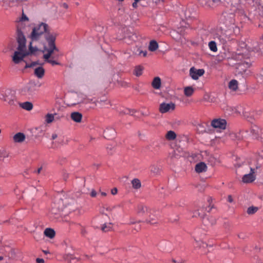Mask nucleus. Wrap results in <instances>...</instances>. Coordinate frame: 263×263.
Masks as SVG:
<instances>
[{"label":"nucleus","instance_id":"nucleus-24","mask_svg":"<svg viewBox=\"0 0 263 263\" xmlns=\"http://www.w3.org/2000/svg\"><path fill=\"white\" fill-rule=\"evenodd\" d=\"M158 48V44L155 40H152L149 42L148 46V49L151 51H155Z\"/></svg>","mask_w":263,"mask_h":263},{"label":"nucleus","instance_id":"nucleus-42","mask_svg":"<svg viewBox=\"0 0 263 263\" xmlns=\"http://www.w3.org/2000/svg\"><path fill=\"white\" fill-rule=\"evenodd\" d=\"M52 58H53V57H51V59H50L47 63L51 64L52 66L60 65L59 62L55 60H53Z\"/></svg>","mask_w":263,"mask_h":263},{"label":"nucleus","instance_id":"nucleus-41","mask_svg":"<svg viewBox=\"0 0 263 263\" xmlns=\"http://www.w3.org/2000/svg\"><path fill=\"white\" fill-rule=\"evenodd\" d=\"M134 112V111L133 110H131L130 109H128V108L125 109L121 111V113H122L123 114H126V115L129 114V115H133Z\"/></svg>","mask_w":263,"mask_h":263},{"label":"nucleus","instance_id":"nucleus-4","mask_svg":"<svg viewBox=\"0 0 263 263\" xmlns=\"http://www.w3.org/2000/svg\"><path fill=\"white\" fill-rule=\"evenodd\" d=\"M0 100L7 102L8 104L10 106H16L18 104L15 92L10 88H7L1 91Z\"/></svg>","mask_w":263,"mask_h":263},{"label":"nucleus","instance_id":"nucleus-45","mask_svg":"<svg viewBox=\"0 0 263 263\" xmlns=\"http://www.w3.org/2000/svg\"><path fill=\"white\" fill-rule=\"evenodd\" d=\"M51 55L48 53H46L43 55V58L44 59L45 62H47L50 59H51Z\"/></svg>","mask_w":263,"mask_h":263},{"label":"nucleus","instance_id":"nucleus-59","mask_svg":"<svg viewBox=\"0 0 263 263\" xmlns=\"http://www.w3.org/2000/svg\"><path fill=\"white\" fill-rule=\"evenodd\" d=\"M58 137V135L57 134L55 133H54L52 135V137H51V138H52V140H54L55 139L57 138Z\"/></svg>","mask_w":263,"mask_h":263},{"label":"nucleus","instance_id":"nucleus-15","mask_svg":"<svg viewBox=\"0 0 263 263\" xmlns=\"http://www.w3.org/2000/svg\"><path fill=\"white\" fill-rule=\"evenodd\" d=\"M25 138L24 134L18 133L13 136V139L15 143H22L25 140Z\"/></svg>","mask_w":263,"mask_h":263},{"label":"nucleus","instance_id":"nucleus-7","mask_svg":"<svg viewBox=\"0 0 263 263\" xmlns=\"http://www.w3.org/2000/svg\"><path fill=\"white\" fill-rule=\"evenodd\" d=\"M56 36L51 39L50 40L47 41L48 45V48H46L45 49L47 51V53L50 55H52L54 51H59L58 48L56 47L55 44V41Z\"/></svg>","mask_w":263,"mask_h":263},{"label":"nucleus","instance_id":"nucleus-38","mask_svg":"<svg viewBox=\"0 0 263 263\" xmlns=\"http://www.w3.org/2000/svg\"><path fill=\"white\" fill-rule=\"evenodd\" d=\"M150 170L152 173L157 174L159 173V168L155 165H152L150 166Z\"/></svg>","mask_w":263,"mask_h":263},{"label":"nucleus","instance_id":"nucleus-35","mask_svg":"<svg viewBox=\"0 0 263 263\" xmlns=\"http://www.w3.org/2000/svg\"><path fill=\"white\" fill-rule=\"evenodd\" d=\"M229 20H226L225 23L228 26H230L231 25H234L235 23V20L234 19V15L232 14H230Z\"/></svg>","mask_w":263,"mask_h":263},{"label":"nucleus","instance_id":"nucleus-36","mask_svg":"<svg viewBox=\"0 0 263 263\" xmlns=\"http://www.w3.org/2000/svg\"><path fill=\"white\" fill-rule=\"evenodd\" d=\"M209 47L210 50L213 52H216L217 50V45L214 41H211L209 43Z\"/></svg>","mask_w":263,"mask_h":263},{"label":"nucleus","instance_id":"nucleus-10","mask_svg":"<svg viewBox=\"0 0 263 263\" xmlns=\"http://www.w3.org/2000/svg\"><path fill=\"white\" fill-rule=\"evenodd\" d=\"M125 39H128L132 41H135L138 39L137 35L133 32V29L131 28L124 29V36Z\"/></svg>","mask_w":263,"mask_h":263},{"label":"nucleus","instance_id":"nucleus-47","mask_svg":"<svg viewBox=\"0 0 263 263\" xmlns=\"http://www.w3.org/2000/svg\"><path fill=\"white\" fill-rule=\"evenodd\" d=\"M196 246L197 247H206L207 246V245L206 243H204L202 241H200V242H198L197 241H196Z\"/></svg>","mask_w":263,"mask_h":263},{"label":"nucleus","instance_id":"nucleus-34","mask_svg":"<svg viewBox=\"0 0 263 263\" xmlns=\"http://www.w3.org/2000/svg\"><path fill=\"white\" fill-rule=\"evenodd\" d=\"M41 65V66H42L43 65V63H40L39 61L33 62H32L30 64L26 63V64L24 68L25 69H27L28 68L33 67V66H36V65Z\"/></svg>","mask_w":263,"mask_h":263},{"label":"nucleus","instance_id":"nucleus-28","mask_svg":"<svg viewBox=\"0 0 263 263\" xmlns=\"http://www.w3.org/2000/svg\"><path fill=\"white\" fill-rule=\"evenodd\" d=\"M241 4H240V5L238 6L236 10L235 13L239 15L242 16L243 17H246V14L245 13L244 8L241 6Z\"/></svg>","mask_w":263,"mask_h":263},{"label":"nucleus","instance_id":"nucleus-17","mask_svg":"<svg viewBox=\"0 0 263 263\" xmlns=\"http://www.w3.org/2000/svg\"><path fill=\"white\" fill-rule=\"evenodd\" d=\"M70 117L73 121L80 123L82 120V115L79 112L75 111L71 114Z\"/></svg>","mask_w":263,"mask_h":263},{"label":"nucleus","instance_id":"nucleus-5","mask_svg":"<svg viewBox=\"0 0 263 263\" xmlns=\"http://www.w3.org/2000/svg\"><path fill=\"white\" fill-rule=\"evenodd\" d=\"M250 172L245 175L242 178V182L245 183H251L255 180L257 170L260 167V164L258 163L254 166H253L252 163H250Z\"/></svg>","mask_w":263,"mask_h":263},{"label":"nucleus","instance_id":"nucleus-51","mask_svg":"<svg viewBox=\"0 0 263 263\" xmlns=\"http://www.w3.org/2000/svg\"><path fill=\"white\" fill-rule=\"evenodd\" d=\"M243 115H244V116L248 119L249 118H251L252 116H253V115H251V113H249L248 112L245 111V112H243Z\"/></svg>","mask_w":263,"mask_h":263},{"label":"nucleus","instance_id":"nucleus-44","mask_svg":"<svg viewBox=\"0 0 263 263\" xmlns=\"http://www.w3.org/2000/svg\"><path fill=\"white\" fill-rule=\"evenodd\" d=\"M137 51L138 52V53H137L138 55H142L145 57L147 55V51L146 50L143 51L138 49Z\"/></svg>","mask_w":263,"mask_h":263},{"label":"nucleus","instance_id":"nucleus-20","mask_svg":"<svg viewBox=\"0 0 263 263\" xmlns=\"http://www.w3.org/2000/svg\"><path fill=\"white\" fill-rule=\"evenodd\" d=\"M149 215V219H146L145 221L147 223L153 224L157 223V217L155 215H153L151 211H149L148 214Z\"/></svg>","mask_w":263,"mask_h":263},{"label":"nucleus","instance_id":"nucleus-18","mask_svg":"<svg viewBox=\"0 0 263 263\" xmlns=\"http://www.w3.org/2000/svg\"><path fill=\"white\" fill-rule=\"evenodd\" d=\"M219 40L221 42V43L223 45L227 43V42L231 41L232 38L230 36V34H227V33H223L219 36Z\"/></svg>","mask_w":263,"mask_h":263},{"label":"nucleus","instance_id":"nucleus-63","mask_svg":"<svg viewBox=\"0 0 263 263\" xmlns=\"http://www.w3.org/2000/svg\"><path fill=\"white\" fill-rule=\"evenodd\" d=\"M62 7L65 9H67L68 8V5L66 3H63L62 4Z\"/></svg>","mask_w":263,"mask_h":263},{"label":"nucleus","instance_id":"nucleus-48","mask_svg":"<svg viewBox=\"0 0 263 263\" xmlns=\"http://www.w3.org/2000/svg\"><path fill=\"white\" fill-rule=\"evenodd\" d=\"M7 157H8V155L5 151H0V158H1V157L6 158Z\"/></svg>","mask_w":263,"mask_h":263},{"label":"nucleus","instance_id":"nucleus-19","mask_svg":"<svg viewBox=\"0 0 263 263\" xmlns=\"http://www.w3.org/2000/svg\"><path fill=\"white\" fill-rule=\"evenodd\" d=\"M161 79L159 77H155L152 83V85L153 87L156 89H159L161 87Z\"/></svg>","mask_w":263,"mask_h":263},{"label":"nucleus","instance_id":"nucleus-49","mask_svg":"<svg viewBox=\"0 0 263 263\" xmlns=\"http://www.w3.org/2000/svg\"><path fill=\"white\" fill-rule=\"evenodd\" d=\"M29 50L31 53H33V52L36 51L37 50V48L36 47H33L31 45V42L30 43L29 45Z\"/></svg>","mask_w":263,"mask_h":263},{"label":"nucleus","instance_id":"nucleus-22","mask_svg":"<svg viewBox=\"0 0 263 263\" xmlns=\"http://www.w3.org/2000/svg\"><path fill=\"white\" fill-rule=\"evenodd\" d=\"M45 235L49 238H53L55 236V231L51 228H46L44 232Z\"/></svg>","mask_w":263,"mask_h":263},{"label":"nucleus","instance_id":"nucleus-37","mask_svg":"<svg viewBox=\"0 0 263 263\" xmlns=\"http://www.w3.org/2000/svg\"><path fill=\"white\" fill-rule=\"evenodd\" d=\"M111 225H112L111 223L104 224L102 227V230L105 232L110 231L112 228Z\"/></svg>","mask_w":263,"mask_h":263},{"label":"nucleus","instance_id":"nucleus-55","mask_svg":"<svg viewBox=\"0 0 263 263\" xmlns=\"http://www.w3.org/2000/svg\"><path fill=\"white\" fill-rule=\"evenodd\" d=\"M37 263H44V260L42 258H37L36 260Z\"/></svg>","mask_w":263,"mask_h":263},{"label":"nucleus","instance_id":"nucleus-46","mask_svg":"<svg viewBox=\"0 0 263 263\" xmlns=\"http://www.w3.org/2000/svg\"><path fill=\"white\" fill-rule=\"evenodd\" d=\"M107 153L109 155H112L114 151V147L111 145L108 146L107 147Z\"/></svg>","mask_w":263,"mask_h":263},{"label":"nucleus","instance_id":"nucleus-3","mask_svg":"<svg viewBox=\"0 0 263 263\" xmlns=\"http://www.w3.org/2000/svg\"><path fill=\"white\" fill-rule=\"evenodd\" d=\"M41 85L39 82L30 81L20 89V93L22 96L32 98L36 95L37 88L41 87Z\"/></svg>","mask_w":263,"mask_h":263},{"label":"nucleus","instance_id":"nucleus-56","mask_svg":"<svg viewBox=\"0 0 263 263\" xmlns=\"http://www.w3.org/2000/svg\"><path fill=\"white\" fill-rule=\"evenodd\" d=\"M228 201L229 202H232L233 201V198L231 195H229L228 197Z\"/></svg>","mask_w":263,"mask_h":263},{"label":"nucleus","instance_id":"nucleus-61","mask_svg":"<svg viewBox=\"0 0 263 263\" xmlns=\"http://www.w3.org/2000/svg\"><path fill=\"white\" fill-rule=\"evenodd\" d=\"M68 174L66 173H64L63 174V179L66 181L68 178Z\"/></svg>","mask_w":263,"mask_h":263},{"label":"nucleus","instance_id":"nucleus-13","mask_svg":"<svg viewBox=\"0 0 263 263\" xmlns=\"http://www.w3.org/2000/svg\"><path fill=\"white\" fill-rule=\"evenodd\" d=\"M261 132V129L258 126L255 124L252 125L250 129V134H252L254 138H257L259 136Z\"/></svg>","mask_w":263,"mask_h":263},{"label":"nucleus","instance_id":"nucleus-9","mask_svg":"<svg viewBox=\"0 0 263 263\" xmlns=\"http://www.w3.org/2000/svg\"><path fill=\"white\" fill-rule=\"evenodd\" d=\"M204 73V70L203 69H197L193 67L190 69V75L195 80L198 79L199 77L202 76Z\"/></svg>","mask_w":263,"mask_h":263},{"label":"nucleus","instance_id":"nucleus-31","mask_svg":"<svg viewBox=\"0 0 263 263\" xmlns=\"http://www.w3.org/2000/svg\"><path fill=\"white\" fill-rule=\"evenodd\" d=\"M132 184L133 188L139 189L141 187V182L139 179L135 178L132 181Z\"/></svg>","mask_w":263,"mask_h":263},{"label":"nucleus","instance_id":"nucleus-50","mask_svg":"<svg viewBox=\"0 0 263 263\" xmlns=\"http://www.w3.org/2000/svg\"><path fill=\"white\" fill-rule=\"evenodd\" d=\"M67 260H69L70 263H72V260L76 259V258L73 257L72 255H67L66 258Z\"/></svg>","mask_w":263,"mask_h":263},{"label":"nucleus","instance_id":"nucleus-64","mask_svg":"<svg viewBox=\"0 0 263 263\" xmlns=\"http://www.w3.org/2000/svg\"><path fill=\"white\" fill-rule=\"evenodd\" d=\"M101 195H102V196H106V195H107V194H106V193L105 192H101Z\"/></svg>","mask_w":263,"mask_h":263},{"label":"nucleus","instance_id":"nucleus-21","mask_svg":"<svg viewBox=\"0 0 263 263\" xmlns=\"http://www.w3.org/2000/svg\"><path fill=\"white\" fill-rule=\"evenodd\" d=\"M137 212L139 215L142 216L145 213L148 214L149 211H148V208L146 206L141 204L138 206Z\"/></svg>","mask_w":263,"mask_h":263},{"label":"nucleus","instance_id":"nucleus-16","mask_svg":"<svg viewBox=\"0 0 263 263\" xmlns=\"http://www.w3.org/2000/svg\"><path fill=\"white\" fill-rule=\"evenodd\" d=\"M34 73L39 79L42 78L45 74V69L42 66H39L34 69Z\"/></svg>","mask_w":263,"mask_h":263},{"label":"nucleus","instance_id":"nucleus-33","mask_svg":"<svg viewBox=\"0 0 263 263\" xmlns=\"http://www.w3.org/2000/svg\"><path fill=\"white\" fill-rule=\"evenodd\" d=\"M258 210V208L257 207L252 206L248 208L247 212L249 215H253L255 214Z\"/></svg>","mask_w":263,"mask_h":263},{"label":"nucleus","instance_id":"nucleus-12","mask_svg":"<svg viewBox=\"0 0 263 263\" xmlns=\"http://www.w3.org/2000/svg\"><path fill=\"white\" fill-rule=\"evenodd\" d=\"M116 131L112 127H107L104 131V137L107 139L114 138L116 135Z\"/></svg>","mask_w":263,"mask_h":263},{"label":"nucleus","instance_id":"nucleus-11","mask_svg":"<svg viewBox=\"0 0 263 263\" xmlns=\"http://www.w3.org/2000/svg\"><path fill=\"white\" fill-rule=\"evenodd\" d=\"M175 108V105L173 103H162L160 105L159 110L161 113H165L170 110H173Z\"/></svg>","mask_w":263,"mask_h":263},{"label":"nucleus","instance_id":"nucleus-8","mask_svg":"<svg viewBox=\"0 0 263 263\" xmlns=\"http://www.w3.org/2000/svg\"><path fill=\"white\" fill-rule=\"evenodd\" d=\"M211 125L215 128L224 129L226 128L227 121L224 119H215L212 121Z\"/></svg>","mask_w":263,"mask_h":263},{"label":"nucleus","instance_id":"nucleus-62","mask_svg":"<svg viewBox=\"0 0 263 263\" xmlns=\"http://www.w3.org/2000/svg\"><path fill=\"white\" fill-rule=\"evenodd\" d=\"M138 2H137V1H134V2L133 3V5H133V7L134 8H137V3H138Z\"/></svg>","mask_w":263,"mask_h":263},{"label":"nucleus","instance_id":"nucleus-43","mask_svg":"<svg viewBox=\"0 0 263 263\" xmlns=\"http://www.w3.org/2000/svg\"><path fill=\"white\" fill-rule=\"evenodd\" d=\"M250 134L248 133L247 130H242L240 132L239 135H241L242 138H247L248 135Z\"/></svg>","mask_w":263,"mask_h":263},{"label":"nucleus","instance_id":"nucleus-29","mask_svg":"<svg viewBox=\"0 0 263 263\" xmlns=\"http://www.w3.org/2000/svg\"><path fill=\"white\" fill-rule=\"evenodd\" d=\"M246 71V67L243 63H239L237 65L236 72L238 74H242Z\"/></svg>","mask_w":263,"mask_h":263},{"label":"nucleus","instance_id":"nucleus-25","mask_svg":"<svg viewBox=\"0 0 263 263\" xmlns=\"http://www.w3.org/2000/svg\"><path fill=\"white\" fill-rule=\"evenodd\" d=\"M229 88L233 90L236 91L238 88V82L236 80H232L229 83Z\"/></svg>","mask_w":263,"mask_h":263},{"label":"nucleus","instance_id":"nucleus-32","mask_svg":"<svg viewBox=\"0 0 263 263\" xmlns=\"http://www.w3.org/2000/svg\"><path fill=\"white\" fill-rule=\"evenodd\" d=\"M165 137L168 140H173L176 138V134L174 131L170 130L167 133Z\"/></svg>","mask_w":263,"mask_h":263},{"label":"nucleus","instance_id":"nucleus-26","mask_svg":"<svg viewBox=\"0 0 263 263\" xmlns=\"http://www.w3.org/2000/svg\"><path fill=\"white\" fill-rule=\"evenodd\" d=\"M143 69V66L141 65L136 66L134 69V74L137 77H139L142 75Z\"/></svg>","mask_w":263,"mask_h":263},{"label":"nucleus","instance_id":"nucleus-39","mask_svg":"<svg viewBox=\"0 0 263 263\" xmlns=\"http://www.w3.org/2000/svg\"><path fill=\"white\" fill-rule=\"evenodd\" d=\"M242 5H254V0H238Z\"/></svg>","mask_w":263,"mask_h":263},{"label":"nucleus","instance_id":"nucleus-40","mask_svg":"<svg viewBox=\"0 0 263 263\" xmlns=\"http://www.w3.org/2000/svg\"><path fill=\"white\" fill-rule=\"evenodd\" d=\"M54 120V116L52 114H48L46 116V122L47 123H50L52 122Z\"/></svg>","mask_w":263,"mask_h":263},{"label":"nucleus","instance_id":"nucleus-54","mask_svg":"<svg viewBox=\"0 0 263 263\" xmlns=\"http://www.w3.org/2000/svg\"><path fill=\"white\" fill-rule=\"evenodd\" d=\"M238 237L240 239H243L245 237V234L243 233H240L238 235Z\"/></svg>","mask_w":263,"mask_h":263},{"label":"nucleus","instance_id":"nucleus-58","mask_svg":"<svg viewBox=\"0 0 263 263\" xmlns=\"http://www.w3.org/2000/svg\"><path fill=\"white\" fill-rule=\"evenodd\" d=\"M42 170V167L41 166L40 168H39L36 171H33V173L40 174L41 173V171Z\"/></svg>","mask_w":263,"mask_h":263},{"label":"nucleus","instance_id":"nucleus-6","mask_svg":"<svg viewBox=\"0 0 263 263\" xmlns=\"http://www.w3.org/2000/svg\"><path fill=\"white\" fill-rule=\"evenodd\" d=\"M194 217H199L202 219V223L205 226H212L216 223V219L213 217L206 216L204 208L199 209L194 213Z\"/></svg>","mask_w":263,"mask_h":263},{"label":"nucleus","instance_id":"nucleus-23","mask_svg":"<svg viewBox=\"0 0 263 263\" xmlns=\"http://www.w3.org/2000/svg\"><path fill=\"white\" fill-rule=\"evenodd\" d=\"M19 105L22 108L28 111L31 110L33 108V104L30 102L20 103Z\"/></svg>","mask_w":263,"mask_h":263},{"label":"nucleus","instance_id":"nucleus-30","mask_svg":"<svg viewBox=\"0 0 263 263\" xmlns=\"http://www.w3.org/2000/svg\"><path fill=\"white\" fill-rule=\"evenodd\" d=\"M221 3L220 0H207V4L210 7H216Z\"/></svg>","mask_w":263,"mask_h":263},{"label":"nucleus","instance_id":"nucleus-1","mask_svg":"<svg viewBox=\"0 0 263 263\" xmlns=\"http://www.w3.org/2000/svg\"><path fill=\"white\" fill-rule=\"evenodd\" d=\"M25 21H29L28 17L23 13L22 17L17 22L15 39L18 44L17 50L14 52L12 56V61L15 64H18L21 61H25L24 59L28 55L29 53L27 50L26 39L25 35L28 32L29 26H26L24 23Z\"/></svg>","mask_w":263,"mask_h":263},{"label":"nucleus","instance_id":"nucleus-60","mask_svg":"<svg viewBox=\"0 0 263 263\" xmlns=\"http://www.w3.org/2000/svg\"><path fill=\"white\" fill-rule=\"evenodd\" d=\"M120 205H117V206H114V207H112V208H107L106 209V210H107V211H112V210L114 208H115L116 207H120Z\"/></svg>","mask_w":263,"mask_h":263},{"label":"nucleus","instance_id":"nucleus-2","mask_svg":"<svg viewBox=\"0 0 263 263\" xmlns=\"http://www.w3.org/2000/svg\"><path fill=\"white\" fill-rule=\"evenodd\" d=\"M55 36V34L50 32L49 26L45 23H41L34 26L29 35L32 42L43 44Z\"/></svg>","mask_w":263,"mask_h":263},{"label":"nucleus","instance_id":"nucleus-27","mask_svg":"<svg viewBox=\"0 0 263 263\" xmlns=\"http://www.w3.org/2000/svg\"><path fill=\"white\" fill-rule=\"evenodd\" d=\"M194 91V89L192 86H187L184 88V93L186 97H191Z\"/></svg>","mask_w":263,"mask_h":263},{"label":"nucleus","instance_id":"nucleus-52","mask_svg":"<svg viewBox=\"0 0 263 263\" xmlns=\"http://www.w3.org/2000/svg\"><path fill=\"white\" fill-rule=\"evenodd\" d=\"M117 192H118V190H117V188H114L112 189L111 190V193L113 195H115L116 194H117Z\"/></svg>","mask_w":263,"mask_h":263},{"label":"nucleus","instance_id":"nucleus-57","mask_svg":"<svg viewBox=\"0 0 263 263\" xmlns=\"http://www.w3.org/2000/svg\"><path fill=\"white\" fill-rule=\"evenodd\" d=\"M83 99H84L83 98H82V97L80 99H79L78 100V101L77 102L74 103L73 104H79V103L83 102H84Z\"/></svg>","mask_w":263,"mask_h":263},{"label":"nucleus","instance_id":"nucleus-14","mask_svg":"<svg viewBox=\"0 0 263 263\" xmlns=\"http://www.w3.org/2000/svg\"><path fill=\"white\" fill-rule=\"evenodd\" d=\"M195 171L197 173H200L205 172L207 169V166L204 162H201L197 163L195 165Z\"/></svg>","mask_w":263,"mask_h":263},{"label":"nucleus","instance_id":"nucleus-53","mask_svg":"<svg viewBox=\"0 0 263 263\" xmlns=\"http://www.w3.org/2000/svg\"><path fill=\"white\" fill-rule=\"evenodd\" d=\"M97 195V192L95 191V190H92L90 193V196L92 197H95Z\"/></svg>","mask_w":263,"mask_h":263}]
</instances>
